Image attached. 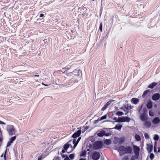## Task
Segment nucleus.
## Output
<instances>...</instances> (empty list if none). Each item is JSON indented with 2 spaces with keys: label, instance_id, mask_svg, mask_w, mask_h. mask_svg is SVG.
Wrapping results in <instances>:
<instances>
[{
  "label": "nucleus",
  "instance_id": "8fccbe9b",
  "mask_svg": "<svg viewBox=\"0 0 160 160\" xmlns=\"http://www.w3.org/2000/svg\"><path fill=\"white\" fill-rule=\"evenodd\" d=\"M113 119L115 121H117V118L116 117H114L113 118Z\"/></svg>",
  "mask_w": 160,
  "mask_h": 160
},
{
  "label": "nucleus",
  "instance_id": "72a5a7b5",
  "mask_svg": "<svg viewBox=\"0 0 160 160\" xmlns=\"http://www.w3.org/2000/svg\"><path fill=\"white\" fill-rule=\"evenodd\" d=\"M154 155L153 154L151 153L150 155V158L151 160H152L154 158Z\"/></svg>",
  "mask_w": 160,
  "mask_h": 160
},
{
  "label": "nucleus",
  "instance_id": "aec40b11",
  "mask_svg": "<svg viewBox=\"0 0 160 160\" xmlns=\"http://www.w3.org/2000/svg\"><path fill=\"white\" fill-rule=\"evenodd\" d=\"M79 72H81L80 70H74L72 71V73L71 74V75L72 74H73L76 76H78L79 75Z\"/></svg>",
  "mask_w": 160,
  "mask_h": 160
},
{
  "label": "nucleus",
  "instance_id": "6e6d98bb",
  "mask_svg": "<svg viewBox=\"0 0 160 160\" xmlns=\"http://www.w3.org/2000/svg\"><path fill=\"white\" fill-rule=\"evenodd\" d=\"M79 160H86L84 158H81L79 159Z\"/></svg>",
  "mask_w": 160,
  "mask_h": 160
},
{
  "label": "nucleus",
  "instance_id": "6ab92c4d",
  "mask_svg": "<svg viewBox=\"0 0 160 160\" xmlns=\"http://www.w3.org/2000/svg\"><path fill=\"white\" fill-rule=\"evenodd\" d=\"M152 102L150 100L148 102L146 105L147 108L148 109L151 108L152 107Z\"/></svg>",
  "mask_w": 160,
  "mask_h": 160
},
{
  "label": "nucleus",
  "instance_id": "c03bdc74",
  "mask_svg": "<svg viewBox=\"0 0 160 160\" xmlns=\"http://www.w3.org/2000/svg\"><path fill=\"white\" fill-rule=\"evenodd\" d=\"M42 156H40L38 158V160H41L42 159Z\"/></svg>",
  "mask_w": 160,
  "mask_h": 160
},
{
  "label": "nucleus",
  "instance_id": "f8f14e48",
  "mask_svg": "<svg viewBox=\"0 0 160 160\" xmlns=\"http://www.w3.org/2000/svg\"><path fill=\"white\" fill-rule=\"evenodd\" d=\"M160 98V96L158 93H157L154 94L152 97V100L154 101L158 100Z\"/></svg>",
  "mask_w": 160,
  "mask_h": 160
},
{
  "label": "nucleus",
  "instance_id": "ddd939ff",
  "mask_svg": "<svg viewBox=\"0 0 160 160\" xmlns=\"http://www.w3.org/2000/svg\"><path fill=\"white\" fill-rule=\"evenodd\" d=\"M143 123L144 126L146 128H149L151 126V122L149 121H146Z\"/></svg>",
  "mask_w": 160,
  "mask_h": 160
},
{
  "label": "nucleus",
  "instance_id": "9b49d317",
  "mask_svg": "<svg viewBox=\"0 0 160 160\" xmlns=\"http://www.w3.org/2000/svg\"><path fill=\"white\" fill-rule=\"evenodd\" d=\"M81 129L78 130L76 132L74 133L72 136V137L73 138H75L79 137L81 135Z\"/></svg>",
  "mask_w": 160,
  "mask_h": 160
},
{
  "label": "nucleus",
  "instance_id": "c85d7f7f",
  "mask_svg": "<svg viewBox=\"0 0 160 160\" xmlns=\"http://www.w3.org/2000/svg\"><path fill=\"white\" fill-rule=\"evenodd\" d=\"M86 154V152L85 151H83L80 153L81 156H85Z\"/></svg>",
  "mask_w": 160,
  "mask_h": 160
},
{
  "label": "nucleus",
  "instance_id": "393cba45",
  "mask_svg": "<svg viewBox=\"0 0 160 160\" xmlns=\"http://www.w3.org/2000/svg\"><path fill=\"white\" fill-rule=\"evenodd\" d=\"M122 127V125L120 124H117L115 127L114 128L117 130H120L121 129Z\"/></svg>",
  "mask_w": 160,
  "mask_h": 160
},
{
  "label": "nucleus",
  "instance_id": "39448f33",
  "mask_svg": "<svg viewBox=\"0 0 160 160\" xmlns=\"http://www.w3.org/2000/svg\"><path fill=\"white\" fill-rule=\"evenodd\" d=\"M102 147V143L101 141H98L94 143L93 148L94 149H100Z\"/></svg>",
  "mask_w": 160,
  "mask_h": 160
},
{
  "label": "nucleus",
  "instance_id": "4d7b16f0",
  "mask_svg": "<svg viewBox=\"0 0 160 160\" xmlns=\"http://www.w3.org/2000/svg\"><path fill=\"white\" fill-rule=\"evenodd\" d=\"M3 154H2L1 155V157H3Z\"/></svg>",
  "mask_w": 160,
  "mask_h": 160
},
{
  "label": "nucleus",
  "instance_id": "ea45409f",
  "mask_svg": "<svg viewBox=\"0 0 160 160\" xmlns=\"http://www.w3.org/2000/svg\"><path fill=\"white\" fill-rule=\"evenodd\" d=\"M11 143H12L11 142H10V141H9L8 143L7 147H8L9 146H10L11 145Z\"/></svg>",
  "mask_w": 160,
  "mask_h": 160
},
{
  "label": "nucleus",
  "instance_id": "e433bc0d",
  "mask_svg": "<svg viewBox=\"0 0 160 160\" xmlns=\"http://www.w3.org/2000/svg\"><path fill=\"white\" fill-rule=\"evenodd\" d=\"M102 23H100L99 29L100 30L101 32L102 31Z\"/></svg>",
  "mask_w": 160,
  "mask_h": 160
},
{
  "label": "nucleus",
  "instance_id": "864d4df0",
  "mask_svg": "<svg viewBox=\"0 0 160 160\" xmlns=\"http://www.w3.org/2000/svg\"><path fill=\"white\" fill-rule=\"evenodd\" d=\"M34 77H38L39 76L38 75H34Z\"/></svg>",
  "mask_w": 160,
  "mask_h": 160
},
{
  "label": "nucleus",
  "instance_id": "7c9ffc66",
  "mask_svg": "<svg viewBox=\"0 0 160 160\" xmlns=\"http://www.w3.org/2000/svg\"><path fill=\"white\" fill-rule=\"evenodd\" d=\"M153 139L155 141H157L159 139V136L158 135L155 134L154 135Z\"/></svg>",
  "mask_w": 160,
  "mask_h": 160
},
{
  "label": "nucleus",
  "instance_id": "6e6552de",
  "mask_svg": "<svg viewBox=\"0 0 160 160\" xmlns=\"http://www.w3.org/2000/svg\"><path fill=\"white\" fill-rule=\"evenodd\" d=\"M133 151L135 154L137 156V158L138 157L139 154V152L140 150L139 147L135 145H133Z\"/></svg>",
  "mask_w": 160,
  "mask_h": 160
},
{
  "label": "nucleus",
  "instance_id": "9d476101",
  "mask_svg": "<svg viewBox=\"0 0 160 160\" xmlns=\"http://www.w3.org/2000/svg\"><path fill=\"white\" fill-rule=\"evenodd\" d=\"M132 108V106L129 105L128 104L124 105L122 107L123 110L124 111H128Z\"/></svg>",
  "mask_w": 160,
  "mask_h": 160
},
{
  "label": "nucleus",
  "instance_id": "a19ab883",
  "mask_svg": "<svg viewBox=\"0 0 160 160\" xmlns=\"http://www.w3.org/2000/svg\"><path fill=\"white\" fill-rule=\"evenodd\" d=\"M154 147L157 148V142L155 141L154 142Z\"/></svg>",
  "mask_w": 160,
  "mask_h": 160
},
{
  "label": "nucleus",
  "instance_id": "c756f323",
  "mask_svg": "<svg viewBox=\"0 0 160 160\" xmlns=\"http://www.w3.org/2000/svg\"><path fill=\"white\" fill-rule=\"evenodd\" d=\"M16 138V136H14L12 137L11 139L10 140V142H11L12 143L14 141Z\"/></svg>",
  "mask_w": 160,
  "mask_h": 160
},
{
  "label": "nucleus",
  "instance_id": "5701e85b",
  "mask_svg": "<svg viewBox=\"0 0 160 160\" xmlns=\"http://www.w3.org/2000/svg\"><path fill=\"white\" fill-rule=\"evenodd\" d=\"M157 85V83L153 82L150 84L148 86V88L151 89L153 88L155 86Z\"/></svg>",
  "mask_w": 160,
  "mask_h": 160
},
{
  "label": "nucleus",
  "instance_id": "20e7f679",
  "mask_svg": "<svg viewBox=\"0 0 160 160\" xmlns=\"http://www.w3.org/2000/svg\"><path fill=\"white\" fill-rule=\"evenodd\" d=\"M65 69V70L64 71V73L67 75L71 76L72 73V71H73V69H72V67L69 66H66Z\"/></svg>",
  "mask_w": 160,
  "mask_h": 160
},
{
  "label": "nucleus",
  "instance_id": "bb28decb",
  "mask_svg": "<svg viewBox=\"0 0 160 160\" xmlns=\"http://www.w3.org/2000/svg\"><path fill=\"white\" fill-rule=\"evenodd\" d=\"M135 138L136 140L137 141H140L141 140V137L138 134H136L135 135Z\"/></svg>",
  "mask_w": 160,
  "mask_h": 160
},
{
  "label": "nucleus",
  "instance_id": "de8ad7c7",
  "mask_svg": "<svg viewBox=\"0 0 160 160\" xmlns=\"http://www.w3.org/2000/svg\"><path fill=\"white\" fill-rule=\"evenodd\" d=\"M81 138V137H79V138L78 139H77V141L78 142H79V141L80 140V139Z\"/></svg>",
  "mask_w": 160,
  "mask_h": 160
},
{
  "label": "nucleus",
  "instance_id": "052dcab7",
  "mask_svg": "<svg viewBox=\"0 0 160 160\" xmlns=\"http://www.w3.org/2000/svg\"><path fill=\"white\" fill-rule=\"evenodd\" d=\"M95 0H92V1H94Z\"/></svg>",
  "mask_w": 160,
  "mask_h": 160
},
{
  "label": "nucleus",
  "instance_id": "37998d69",
  "mask_svg": "<svg viewBox=\"0 0 160 160\" xmlns=\"http://www.w3.org/2000/svg\"><path fill=\"white\" fill-rule=\"evenodd\" d=\"M64 160H70L69 158L67 156H66V158H65Z\"/></svg>",
  "mask_w": 160,
  "mask_h": 160
},
{
  "label": "nucleus",
  "instance_id": "49530a36",
  "mask_svg": "<svg viewBox=\"0 0 160 160\" xmlns=\"http://www.w3.org/2000/svg\"><path fill=\"white\" fill-rule=\"evenodd\" d=\"M44 16V15L43 14H41L40 15L39 17L40 18Z\"/></svg>",
  "mask_w": 160,
  "mask_h": 160
},
{
  "label": "nucleus",
  "instance_id": "0eeeda50",
  "mask_svg": "<svg viewBox=\"0 0 160 160\" xmlns=\"http://www.w3.org/2000/svg\"><path fill=\"white\" fill-rule=\"evenodd\" d=\"M140 118L143 122H145L146 121H148V118L145 111L140 115Z\"/></svg>",
  "mask_w": 160,
  "mask_h": 160
},
{
  "label": "nucleus",
  "instance_id": "dca6fc26",
  "mask_svg": "<svg viewBox=\"0 0 160 160\" xmlns=\"http://www.w3.org/2000/svg\"><path fill=\"white\" fill-rule=\"evenodd\" d=\"M131 101L132 102L135 104H137L139 102V100L137 98H133Z\"/></svg>",
  "mask_w": 160,
  "mask_h": 160
},
{
  "label": "nucleus",
  "instance_id": "79ce46f5",
  "mask_svg": "<svg viewBox=\"0 0 160 160\" xmlns=\"http://www.w3.org/2000/svg\"><path fill=\"white\" fill-rule=\"evenodd\" d=\"M154 151L155 152L157 153L158 152V151H157V148L154 147Z\"/></svg>",
  "mask_w": 160,
  "mask_h": 160
},
{
  "label": "nucleus",
  "instance_id": "4c0bfd02",
  "mask_svg": "<svg viewBox=\"0 0 160 160\" xmlns=\"http://www.w3.org/2000/svg\"><path fill=\"white\" fill-rule=\"evenodd\" d=\"M6 152H7V149L6 150V151H5V154L4 155V160H6Z\"/></svg>",
  "mask_w": 160,
  "mask_h": 160
},
{
  "label": "nucleus",
  "instance_id": "b1692460",
  "mask_svg": "<svg viewBox=\"0 0 160 160\" xmlns=\"http://www.w3.org/2000/svg\"><path fill=\"white\" fill-rule=\"evenodd\" d=\"M149 92V90H147L143 92L142 95V97L143 98H144L147 95L148 93Z\"/></svg>",
  "mask_w": 160,
  "mask_h": 160
},
{
  "label": "nucleus",
  "instance_id": "bf43d9fd",
  "mask_svg": "<svg viewBox=\"0 0 160 160\" xmlns=\"http://www.w3.org/2000/svg\"><path fill=\"white\" fill-rule=\"evenodd\" d=\"M70 72V70H68V72Z\"/></svg>",
  "mask_w": 160,
  "mask_h": 160
},
{
  "label": "nucleus",
  "instance_id": "13d9d810",
  "mask_svg": "<svg viewBox=\"0 0 160 160\" xmlns=\"http://www.w3.org/2000/svg\"><path fill=\"white\" fill-rule=\"evenodd\" d=\"M62 157L63 158H65L66 157V156L64 155H62Z\"/></svg>",
  "mask_w": 160,
  "mask_h": 160
},
{
  "label": "nucleus",
  "instance_id": "a878e982",
  "mask_svg": "<svg viewBox=\"0 0 160 160\" xmlns=\"http://www.w3.org/2000/svg\"><path fill=\"white\" fill-rule=\"evenodd\" d=\"M76 141V139H74L73 140V143L74 144L73 146V148H75L76 146H77L78 144V142H77V141Z\"/></svg>",
  "mask_w": 160,
  "mask_h": 160
},
{
  "label": "nucleus",
  "instance_id": "423d86ee",
  "mask_svg": "<svg viewBox=\"0 0 160 160\" xmlns=\"http://www.w3.org/2000/svg\"><path fill=\"white\" fill-rule=\"evenodd\" d=\"M100 156L99 152L94 151L92 153V158L93 160H98Z\"/></svg>",
  "mask_w": 160,
  "mask_h": 160
},
{
  "label": "nucleus",
  "instance_id": "2eb2a0df",
  "mask_svg": "<svg viewBox=\"0 0 160 160\" xmlns=\"http://www.w3.org/2000/svg\"><path fill=\"white\" fill-rule=\"evenodd\" d=\"M111 104V102L109 101L108 102L102 107L101 109L102 111L105 110L108 107V105Z\"/></svg>",
  "mask_w": 160,
  "mask_h": 160
},
{
  "label": "nucleus",
  "instance_id": "09e8293b",
  "mask_svg": "<svg viewBox=\"0 0 160 160\" xmlns=\"http://www.w3.org/2000/svg\"><path fill=\"white\" fill-rule=\"evenodd\" d=\"M158 152H160V147L158 148Z\"/></svg>",
  "mask_w": 160,
  "mask_h": 160
},
{
  "label": "nucleus",
  "instance_id": "c9c22d12",
  "mask_svg": "<svg viewBox=\"0 0 160 160\" xmlns=\"http://www.w3.org/2000/svg\"><path fill=\"white\" fill-rule=\"evenodd\" d=\"M69 158L72 159H73L74 158V154H71L69 155Z\"/></svg>",
  "mask_w": 160,
  "mask_h": 160
},
{
  "label": "nucleus",
  "instance_id": "2f4dec72",
  "mask_svg": "<svg viewBox=\"0 0 160 160\" xmlns=\"http://www.w3.org/2000/svg\"><path fill=\"white\" fill-rule=\"evenodd\" d=\"M116 114L118 116H122L123 114V113L122 112L119 111L116 112Z\"/></svg>",
  "mask_w": 160,
  "mask_h": 160
},
{
  "label": "nucleus",
  "instance_id": "3c124183",
  "mask_svg": "<svg viewBox=\"0 0 160 160\" xmlns=\"http://www.w3.org/2000/svg\"><path fill=\"white\" fill-rule=\"evenodd\" d=\"M58 160V157L54 158L53 160Z\"/></svg>",
  "mask_w": 160,
  "mask_h": 160
},
{
  "label": "nucleus",
  "instance_id": "a18cd8bd",
  "mask_svg": "<svg viewBox=\"0 0 160 160\" xmlns=\"http://www.w3.org/2000/svg\"><path fill=\"white\" fill-rule=\"evenodd\" d=\"M0 124H5V123L0 120Z\"/></svg>",
  "mask_w": 160,
  "mask_h": 160
},
{
  "label": "nucleus",
  "instance_id": "f257e3e1",
  "mask_svg": "<svg viewBox=\"0 0 160 160\" xmlns=\"http://www.w3.org/2000/svg\"><path fill=\"white\" fill-rule=\"evenodd\" d=\"M118 150L121 152H125L126 153H131L132 151V148L130 146H120L119 147Z\"/></svg>",
  "mask_w": 160,
  "mask_h": 160
},
{
  "label": "nucleus",
  "instance_id": "f03ea898",
  "mask_svg": "<svg viewBox=\"0 0 160 160\" xmlns=\"http://www.w3.org/2000/svg\"><path fill=\"white\" fill-rule=\"evenodd\" d=\"M7 130L10 135H12L15 133V130L14 126L12 125H8L7 127Z\"/></svg>",
  "mask_w": 160,
  "mask_h": 160
},
{
  "label": "nucleus",
  "instance_id": "1a4fd4ad",
  "mask_svg": "<svg viewBox=\"0 0 160 160\" xmlns=\"http://www.w3.org/2000/svg\"><path fill=\"white\" fill-rule=\"evenodd\" d=\"M115 140L116 142L115 143H118L119 144H121L125 141V138L123 137H121L120 138H118L117 137H115Z\"/></svg>",
  "mask_w": 160,
  "mask_h": 160
},
{
  "label": "nucleus",
  "instance_id": "603ef678",
  "mask_svg": "<svg viewBox=\"0 0 160 160\" xmlns=\"http://www.w3.org/2000/svg\"><path fill=\"white\" fill-rule=\"evenodd\" d=\"M65 149L64 150V149L62 150V153H64L65 152Z\"/></svg>",
  "mask_w": 160,
  "mask_h": 160
},
{
  "label": "nucleus",
  "instance_id": "473e14b6",
  "mask_svg": "<svg viewBox=\"0 0 160 160\" xmlns=\"http://www.w3.org/2000/svg\"><path fill=\"white\" fill-rule=\"evenodd\" d=\"M149 115L151 117H152L154 115V113L152 110H150L149 111Z\"/></svg>",
  "mask_w": 160,
  "mask_h": 160
},
{
  "label": "nucleus",
  "instance_id": "7ed1b4c3",
  "mask_svg": "<svg viewBox=\"0 0 160 160\" xmlns=\"http://www.w3.org/2000/svg\"><path fill=\"white\" fill-rule=\"evenodd\" d=\"M131 120V118L128 117H123L119 118L116 122H129Z\"/></svg>",
  "mask_w": 160,
  "mask_h": 160
},
{
  "label": "nucleus",
  "instance_id": "4468645a",
  "mask_svg": "<svg viewBox=\"0 0 160 160\" xmlns=\"http://www.w3.org/2000/svg\"><path fill=\"white\" fill-rule=\"evenodd\" d=\"M160 122V120L159 118L158 117H156L154 118L152 121V122L154 124H157L158 123Z\"/></svg>",
  "mask_w": 160,
  "mask_h": 160
},
{
  "label": "nucleus",
  "instance_id": "f704fd0d",
  "mask_svg": "<svg viewBox=\"0 0 160 160\" xmlns=\"http://www.w3.org/2000/svg\"><path fill=\"white\" fill-rule=\"evenodd\" d=\"M144 135L145 138L146 139H149V135H148V134L147 133H145L144 134Z\"/></svg>",
  "mask_w": 160,
  "mask_h": 160
},
{
  "label": "nucleus",
  "instance_id": "5fc2aeb1",
  "mask_svg": "<svg viewBox=\"0 0 160 160\" xmlns=\"http://www.w3.org/2000/svg\"><path fill=\"white\" fill-rule=\"evenodd\" d=\"M42 84L43 85L45 86H47L48 85L47 84H44L43 83H42Z\"/></svg>",
  "mask_w": 160,
  "mask_h": 160
},
{
  "label": "nucleus",
  "instance_id": "4be33fe9",
  "mask_svg": "<svg viewBox=\"0 0 160 160\" xmlns=\"http://www.w3.org/2000/svg\"><path fill=\"white\" fill-rule=\"evenodd\" d=\"M107 118V115H105L104 116L101 117V118H99L98 120H96L95 121L96 122H97L98 121H102V120L105 119H106Z\"/></svg>",
  "mask_w": 160,
  "mask_h": 160
},
{
  "label": "nucleus",
  "instance_id": "cd10ccee",
  "mask_svg": "<svg viewBox=\"0 0 160 160\" xmlns=\"http://www.w3.org/2000/svg\"><path fill=\"white\" fill-rule=\"evenodd\" d=\"M111 141L110 139H106L104 141V143L107 145H109L111 143Z\"/></svg>",
  "mask_w": 160,
  "mask_h": 160
},
{
  "label": "nucleus",
  "instance_id": "412c9836",
  "mask_svg": "<svg viewBox=\"0 0 160 160\" xmlns=\"http://www.w3.org/2000/svg\"><path fill=\"white\" fill-rule=\"evenodd\" d=\"M105 134V132L104 130L100 131L99 133L97 134V135L99 137H102Z\"/></svg>",
  "mask_w": 160,
  "mask_h": 160
},
{
  "label": "nucleus",
  "instance_id": "a211bd4d",
  "mask_svg": "<svg viewBox=\"0 0 160 160\" xmlns=\"http://www.w3.org/2000/svg\"><path fill=\"white\" fill-rule=\"evenodd\" d=\"M148 146L147 148V150L150 153L152 152L153 149V145L152 144L151 145H148Z\"/></svg>",
  "mask_w": 160,
  "mask_h": 160
},
{
  "label": "nucleus",
  "instance_id": "f3484780",
  "mask_svg": "<svg viewBox=\"0 0 160 160\" xmlns=\"http://www.w3.org/2000/svg\"><path fill=\"white\" fill-rule=\"evenodd\" d=\"M71 141V140H70L68 142L66 143L63 146L64 149L66 151L69 148L70 146V144L69 143Z\"/></svg>",
  "mask_w": 160,
  "mask_h": 160
},
{
  "label": "nucleus",
  "instance_id": "58836bf2",
  "mask_svg": "<svg viewBox=\"0 0 160 160\" xmlns=\"http://www.w3.org/2000/svg\"><path fill=\"white\" fill-rule=\"evenodd\" d=\"M135 159H136V158H135V156H132L131 157L130 160H135Z\"/></svg>",
  "mask_w": 160,
  "mask_h": 160
}]
</instances>
